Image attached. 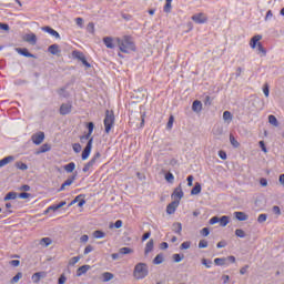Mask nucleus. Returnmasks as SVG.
<instances>
[{"mask_svg":"<svg viewBox=\"0 0 284 284\" xmlns=\"http://www.w3.org/2000/svg\"><path fill=\"white\" fill-rule=\"evenodd\" d=\"M118 48L120 51L129 54L131 52H136V44L135 41L131 36H123L122 38H116Z\"/></svg>","mask_w":284,"mask_h":284,"instance_id":"nucleus-1","label":"nucleus"},{"mask_svg":"<svg viewBox=\"0 0 284 284\" xmlns=\"http://www.w3.org/2000/svg\"><path fill=\"white\" fill-rule=\"evenodd\" d=\"M262 40V34H255L252 40H250V48L256 49L257 47V52L261 54V57L267 55V50L264 49L263 44L260 43Z\"/></svg>","mask_w":284,"mask_h":284,"instance_id":"nucleus-2","label":"nucleus"},{"mask_svg":"<svg viewBox=\"0 0 284 284\" xmlns=\"http://www.w3.org/2000/svg\"><path fill=\"white\" fill-rule=\"evenodd\" d=\"M149 275V267L145 263H138L134 266L133 276L136 280H143Z\"/></svg>","mask_w":284,"mask_h":284,"instance_id":"nucleus-3","label":"nucleus"},{"mask_svg":"<svg viewBox=\"0 0 284 284\" xmlns=\"http://www.w3.org/2000/svg\"><path fill=\"white\" fill-rule=\"evenodd\" d=\"M114 121H115V118H114V113L113 111H109L106 110L105 111V118H104V131H105V134H109L110 131L112 130L113 125H114Z\"/></svg>","mask_w":284,"mask_h":284,"instance_id":"nucleus-4","label":"nucleus"},{"mask_svg":"<svg viewBox=\"0 0 284 284\" xmlns=\"http://www.w3.org/2000/svg\"><path fill=\"white\" fill-rule=\"evenodd\" d=\"M72 58L77 59L78 61H81L82 64L85 65L88 69L91 68V63L87 61L83 52L74 50V51H72Z\"/></svg>","mask_w":284,"mask_h":284,"instance_id":"nucleus-5","label":"nucleus"},{"mask_svg":"<svg viewBox=\"0 0 284 284\" xmlns=\"http://www.w3.org/2000/svg\"><path fill=\"white\" fill-rule=\"evenodd\" d=\"M92 144H93V138H91V140L88 141L85 148H83V151L81 154L82 161H87L90 158V154L92 152Z\"/></svg>","mask_w":284,"mask_h":284,"instance_id":"nucleus-6","label":"nucleus"},{"mask_svg":"<svg viewBox=\"0 0 284 284\" xmlns=\"http://www.w3.org/2000/svg\"><path fill=\"white\" fill-rule=\"evenodd\" d=\"M72 102L63 103L62 105H60L59 113L60 115L65 116L72 112Z\"/></svg>","mask_w":284,"mask_h":284,"instance_id":"nucleus-7","label":"nucleus"},{"mask_svg":"<svg viewBox=\"0 0 284 284\" xmlns=\"http://www.w3.org/2000/svg\"><path fill=\"white\" fill-rule=\"evenodd\" d=\"M191 19L197 24H203L207 22V17L204 12L195 13L191 17Z\"/></svg>","mask_w":284,"mask_h":284,"instance_id":"nucleus-8","label":"nucleus"},{"mask_svg":"<svg viewBox=\"0 0 284 284\" xmlns=\"http://www.w3.org/2000/svg\"><path fill=\"white\" fill-rule=\"evenodd\" d=\"M184 196V192L182 190V184L175 186L174 192L172 193V200L181 202Z\"/></svg>","mask_w":284,"mask_h":284,"instance_id":"nucleus-9","label":"nucleus"},{"mask_svg":"<svg viewBox=\"0 0 284 284\" xmlns=\"http://www.w3.org/2000/svg\"><path fill=\"white\" fill-rule=\"evenodd\" d=\"M45 135L43 131L34 133L33 136H31V141H33V144L36 145H40L41 143H43Z\"/></svg>","mask_w":284,"mask_h":284,"instance_id":"nucleus-10","label":"nucleus"},{"mask_svg":"<svg viewBox=\"0 0 284 284\" xmlns=\"http://www.w3.org/2000/svg\"><path fill=\"white\" fill-rule=\"evenodd\" d=\"M23 41L34 47L38 44V37L34 33L24 34Z\"/></svg>","mask_w":284,"mask_h":284,"instance_id":"nucleus-11","label":"nucleus"},{"mask_svg":"<svg viewBox=\"0 0 284 284\" xmlns=\"http://www.w3.org/2000/svg\"><path fill=\"white\" fill-rule=\"evenodd\" d=\"M75 179H77V172L63 182L62 186L58 189V192H62L67 186H71L75 181Z\"/></svg>","mask_w":284,"mask_h":284,"instance_id":"nucleus-12","label":"nucleus"},{"mask_svg":"<svg viewBox=\"0 0 284 284\" xmlns=\"http://www.w3.org/2000/svg\"><path fill=\"white\" fill-rule=\"evenodd\" d=\"M179 204H180V201H179V200H175V201H173L172 203H170V204L166 206V214H169V215L175 214L176 209L179 207Z\"/></svg>","mask_w":284,"mask_h":284,"instance_id":"nucleus-13","label":"nucleus"},{"mask_svg":"<svg viewBox=\"0 0 284 284\" xmlns=\"http://www.w3.org/2000/svg\"><path fill=\"white\" fill-rule=\"evenodd\" d=\"M41 30L45 33H49L53 38L61 39V34H59L58 31L52 29L50 26H44L41 28Z\"/></svg>","mask_w":284,"mask_h":284,"instance_id":"nucleus-14","label":"nucleus"},{"mask_svg":"<svg viewBox=\"0 0 284 284\" xmlns=\"http://www.w3.org/2000/svg\"><path fill=\"white\" fill-rule=\"evenodd\" d=\"M18 54L26 57V58H31V59H38V57H36V54L29 52L28 49H22V48H18L17 49Z\"/></svg>","mask_w":284,"mask_h":284,"instance_id":"nucleus-15","label":"nucleus"},{"mask_svg":"<svg viewBox=\"0 0 284 284\" xmlns=\"http://www.w3.org/2000/svg\"><path fill=\"white\" fill-rule=\"evenodd\" d=\"M90 270H91L90 265H82V266L78 267L75 276L81 277V276H83V274H87V272Z\"/></svg>","mask_w":284,"mask_h":284,"instance_id":"nucleus-16","label":"nucleus"},{"mask_svg":"<svg viewBox=\"0 0 284 284\" xmlns=\"http://www.w3.org/2000/svg\"><path fill=\"white\" fill-rule=\"evenodd\" d=\"M48 52L52 55L59 57L61 54V50L59 49L58 44H51L48 47Z\"/></svg>","mask_w":284,"mask_h":284,"instance_id":"nucleus-17","label":"nucleus"},{"mask_svg":"<svg viewBox=\"0 0 284 284\" xmlns=\"http://www.w3.org/2000/svg\"><path fill=\"white\" fill-rule=\"evenodd\" d=\"M233 216H235V219L240 222H245L248 219V216L241 211L233 212Z\"/></svg>","mask_w":284,"mask_h":284,"instance_id":"nucleus-18","label":"nucleus"},{"mask_svg":"<svg viewBox=\"0 0 284 284\" xmlns=\"http://www.w3.org/2000/svg\"><path fill=\"white\" fill-rule=\"evenodd\" d=\"M103 43L106 49L113 50L115 45L113 44V38L112 37H105L103 38Z\"/></svg>","mask_w":284,"mask_h":284,"instance_id":"nucleus-19","label":"nucleus"},{"mask_svg":"<svg viewBox=\"0 0 284 284\" xmlns=\"http://www.w3.org/2000/svg\"><path fill=\"white\" fill-rule=\"evenodd\" d=\"M14 155H8L4 159L0 160V168H4L7 164L14 162Z\"/></svg>","mask_w":284,"mask_h":284,"instance_id":"nucleus-20","label":"nucleus"},{"mask_svg":"<svg viewBox=\"0 0 284 284\" xmlns=\"http://www.w3.org/2000/svg\"><path fill=\"white\" fill-rule=\"evenodd\" d=\"M154 248V240L151 239L149 242H146L145 244V248H144V255H149L150 253H152Z\"/></svg>","mask_w":284,"mask_h":284,"instance_id":"nucleus-21","label":"nucleus"},{"mask_svg":"<svg viewBox=\"0 0 284 284\" xmlns=\"http://www.w3.org/2000/svg\"><path fill=\"white\" fill-rule=\"evenodd\" d=\"M44 272H37L31 276V280L33 281V283H39L40 280L44 278Z\"/></svg>","mask_w":284,"mask_h":284,"instance_id":"nucleus-22","label":"nucleus"},{"mask_svg":"<svg viewBox=\"0 0 284 284\" xmlns=\"http://www.w3.org/2000/svg\"><path fill=\"white\" fill-rule=\"evenodd\" d=\"M50 151H51V145L48 144V143H45V144H42V145L40 146V150H38V152H36V154H37V155H39V154H44V153L50 152Z\"/></svg>","mask_w":284,"mask_h":284,"instance_id":"nucleus-23","label":"nucleus"},{"mask_svg":"<svg viewBox=\"0 0 284 284\" xmlns=\"http://www.w3.org/2000/svg\"><path fill=\"white\" fill-rule=\"evenodd\" d=\"M192 111L200 113L202 111V103L200 100L192 102Z\"/></svg>","mask_w":284,"mask_h":284,"instance_id":"nucleus-24","label":"nucleus"},{"mask_svg":"<svg viewBox=\"0 0 284 284\" xmlns=\"http://www.w3.org/2000/svg\"><path fill=\"white\" fill-rule=\"evenodd\" d=\"M214 265H217V266H229V262L226 258L224 257H217V258H214Z\"/></svg>","mask_w":284,"mask_h":284,"instance_id":"nucleus-25","label":"nucleus"},{"mask_svg":"<svg viewBox=\"0 0 284 284\" xmlns=\"http://www.w3.org/2000/svg\"><path fill=\"white\" fill-rule=\"evenodd\" d=\"M172 231H173L175 234L181 235V234H182V223L175 222V223L172 225Z\"/></svg>","mask_w":284,"mask_h":284,"instance_id":"nucleus-26","label":"nucleus"},{"mask_svg":"<svg viewBox=\"0 0 284 284\" xmlns=\"http://www.w3.org/2000/svg\"><path fill=\"white\" fill-rule=\"evenodd\" d=\"M152 263H154V265H161L162 263H164V254L163 253L158 254L152 261Z\"/></svg>","mask_w":284,"mask_h":284,"instance_id":"nucleus-27","label":"nucleus"},{"mask_svg":"<svg viewBox=\"0 0 284 284\" xmlns=\"http://www.w3.org/2000/svg\"><path fill=\"white\" fill-rule=\"evenodd\" d=\"M201 191H202V186H201L200 182H196L195 186L192 187V190H191V195H199L201 193Z\"/></svg>","mask_w":284,"mask_h":284,"instance_id":"nucleus-28","label":"nucleus"},{"mask_svg":"<svg viewBox=\"0 0 284 284\" xmlns=\"http://www.w3.org/2000/svg\"><path fill=\"white\" fill-rule=\"evenodd\" d=\"M220 226L225 227L230 223V217L227 215H223L219 220Z\"/></svg>","mask_w":284,"mask_h":284,"instance_id":"nucleus-29","label":"nucleus"},{"mask_svg":"<svg viewBox=\"0 0 284 284\" xmlns=\"http://www.w3.org/2000/svg\"><path fill=\"white\" fill-rule=\"evenodd\" d=\"M92 236L94 239H98V240H101V239H104L106 236V233H104L103 231L101 230H95L93 233H92Z\"/></svg>","mask_w":284,"mask_h":284,"instance_id":"nucleus-30","label":"nucleus"},{"mask_svg":"<svg viewBox=\"0 0 284 284\" xmlns=\"http://www.w3.org/2000/svg\"><path fill=\"white\" fill-rule=\"evenodd\" d=\"M268 122L271 125H273L275 128H278V125H280L278 119H276L275 115H273V114L268 115Z\"/></svg>","mask_w":284,"mask_h":284,"instance_id":"nucleus-31","label":"nucleus"},{"mask_svg":"<svg viewBox=\"0 0 284 284\" xmlns=\"http://www.w3.org/2000/svg\"><path fill=\"white\" fill-rule=\"evenodd\" d=\"M51 244H52L51 237H42L40 240V245H42L44 247H49Z\"/></svg>","mask_w":284,"mask_h":284,"instance_id":"nucleus-32","label":"nucleus"},{"mask_svg":"<svg viewBox=\"0 0 284 284\" xmlns=\"http://www.w3.org/2000/svg\"><path fill=\"white\" fill-rule=\"evenodd\" d=\"M58 94L60 98L68 99L69 98V92L67 91V87H63L58 90Z\"/></svg>","mask_w":284,"mask_h":284,"instance_id":"nucleus-33","label":"nucleus"},{"mask_svg":"<svg viewBox=\"0 0 284 284\" xmlns=\"http://www.w3.org/2000/svg\"><path fill=\"white\" fill-rule=\"evenodd\" d=\"M172 1L173 0H166V3H164L163 12L164 13H171L172 11Z\"/></svg>","mask_w":284,"mask_h":284,"instance_id":"nucleus-34","label":"nucleus"},{"mask_svg":"<svg viewBox=\"0 0 284 284\" xmlns=\"http://www.w3.org/2000/svg\"><path fill=\"white\" fill-rule=\"evenodd\" d=\"M63 169L67 173H72L75 170V164L74 162H71L69 164H65Z\"/></svg>","mask_w":284,"mask_h":284,"instance_id":"nucleus-35","label":"nucleus"},{"mask_svg":"<svg viewBox=\"0 0 284 284\" xmlns=\"http://www.w3.org/2000/svg\"><path fill=\"white\" fill-rule=\"evenodd\" d=\"M164 180H165L168 183L173 184V182L175 181V176L173 175V173L168 172L166 174H164Z\"/></svg>","mask_w":284,"mask_h":284,"instance_id":"nucleus-36","label":"nucleus"},{"mask_svg":"<svg viewBox=\"0 0 284 284\" xmlns=\"http://www.w3.org/2000/svg\"><path fill=\"white\" fill-rule=\"evenodd\" d=\"M18 197V193L17 192H8L6 197H4V201H10V200H17Z\"/></svg>","mask_w":284,"mask_h":284,"instance_id":"nucleus-37","label":"nucleus"},{"mask_svg":"<svg viewBox=\"0 0 284 284\" xmlns=\"http://www.w3.org/2000/svg\"><path fill=\"white\" fill-rule=\"evenodd\" d=\"M223 120L230 123L231 121H233V114L230 111H224Z\"/></svg>","mask_w":284,"mask_h":284,"instance_id":"nucleus-38","label":"nucleus"},{"mask_svg":"<svg viewBox=\"0 0 284 284\" xmlns=\"http://www.w3.org/2000/svg\"><path fill=\"white\" fill-rule=\"evenodd\" d=\"M14 168H17V169L20 170V171H27V170H28V164H24L23 162L18 161V162L14 164Z\"/></svg>","mask_w":284,"mask_h":284,"instance_id":"nucleus-39","label":"nucleus"},{"mask_svg":"<svg viewBox=\"0 0 284 284\" xmlns=\"http://www.w3.org/2000/svg\"><path fill=\"white\" fill-rule=\"evenodd\" d=\"M114 278V275L110 272H105L103 273V282L104 283H108L110 281H112Z\"/></svg>","mask_w":284,"mask_h":284,"instance_id":"nucleus-40","label":"nucleus"},{"mask_svg":"<svg viewBox=\"0 0 284 284\" xmlns=\"http://www.w3.org/2000/svg\"><path fill=\"white\" fill-rule=\"evenodd\" d=\"M94 165H95V163L93 162V160H90V161L85 164V166H83L82 172H84V173L89 172L90 169L93 168Z\"/></svg>","mask_w":284,"mask_h":284,"instance_id":"nucleus-41","label":"nucleus"},{"mask_svg":"<svg viewBox=\"0 0 284 284\" xmlns=\"http://www.w3.org/2000/svg\"><path fill=\"white\" fill-rule=\"evenodd\" d=\"M133 251L131 247H121L120 248V255H128V254H131Z\"/></svg>","mask_w":284,"mask_h":284,"instance_id":"nucleus-42","label":"nucleus"},{"mask_svg":"<svg viewBox=\"0 0 284 284\" xmlns=\"http://www.w3.org/2000/svg\"><path fill=\"white\" fill-rule=\"evenodd\" d=\"M85 195L84 194H80L78 196L74 197V200H72L69 204V207L72 206V205H75L81 199H84Z\"/></svg>","mask_w":284,"mask_h":284,"instance_id":"nucleus-43","label":"nucleus"},{"mask_svg":"<svg viewBox=\"0 0 284 284\" xmlns=\"http://www.w3.org/2000/svg\"><path fill=\"white\" fill-rule=\"evenodd\" d=\"M87 129H88L87 134H92L93 130L95 129V124L93 122H88L87 123Z\"/></svg>","mask_w":284,"mask_h":284,"instance_id":"nucleus-44","label":"nucleus"},{"mask_svg":"<svg viewBox=\"0 0 284 284\" xmlns=\"http://www.w3.org/2000/svg\"><path fill=\"white\" fill-rule=\"evenodd\" d=\"M92 134L87 133L85 135L80 136V141L82 144H84L85 141L90 142L91 139H93V136H91Z\"/></svg>","mask_w":284,"mask_h":284,"instance_id":"nucleus-45","label":"nucleus"},{"mask_svg":"<svg viewBox=\"0 0 284 284\" xmlns=\"http://www.w3.org/2000/svg\"><path fill=\"white\" fill-rule=\"evenodd\" d=\"M212 102H213V99L210 95L204 97V100H203L204 106H211Z\"/></svg>","mask_w":284,"mask_h":284,"instance_id":"nucleus-46","label":"nucleus"},{"mask_svg":"<svg viewBox=\"0 0 284 284\" xmlns=\"http://www.w3.org/2000/svg\"><path fill=\"white\" fill-rule=\"evenodd\" d=\"M80 260H81V256H72L70 258L69 265L74 266L77 263H79Z\"/></svg>","mask_w":284,"mask_h":284,"instance_id":"nucleus-47","label":"nucleus"},{"mask_svg":"<svg viewBox=\"0 0 284 284\" xmlns=\"http://www.w3.org/2000/svg\"><path fill=\"white\" fill-rule=\"evenodd\" d=\"M235 235H236L237 237H241V239H245V236H246L245 231L242 230V229H236V230H235Z\"/></svg>","mask_w":284,"mask_h":284,"instance_id":"nucleus-48","label":"nucleus"},{"mask_svg":"<svg viewBox=\"0 0 284 284\" xmlns=\"http://www.w3.org/2000/svg\"><path fill=\"white\" fill-rule=\"evenodd\" d=\"M202 265H204V267H206L207 270H210L212 267V261L206 260V258H202L201 261Z\"/></svg>","mask_w":284,"mask_h":284,"instance_id":"nucleus-49","label":"nucleus"},{"mask_svg":"<svg viewBox=\"0 0 284 284\" xmlns=\"http://www.w3.org/2000/svg\"><path fill=\"white\" fill-rule=\"evenodd\" d=\"M184 258V255L181 254H173V261L174 263H181Z\"/></svg>","mask_w":284,"mask_h":284,"instance_id":"nucleus-50","label":"nucleus"},{"mask_svg":"<svg viewBox=\"0 0 284 284\" xmlns=\"http://www.w3.org/2000/svg\"><path fill=\"white\" fill-rule=\"evenodd\" d=\"M81 150H82V146L80 145V143L72 144V151H74L75 154H79Z\"/></svg>","mask_w":284,"mask_h":284,"instance_id":"nucleus-51","label":"nucleus"},{"mask_svg":"<svg viewBox=\"0 0 284 284\" xmlns=\"http://www.w3.org/2000/svg\"><path fill=\"white\" fill-rule=\"evenodd\" d=\"M230 142H231L232 146L235 149H237L240 146L239 141H236L233 135H230Z\"/></svg>","mask_w":284,"mask_h":284,"instance_id":"nucleus-52","label":"nucleus"},{"mask_svg":"<svg viewBox=\"0 0 284 284\" xmlns=\"http://www.w3.org/2000/svg\"><path fill=\"white\" fill-rule=\"evenodd\" d=\"M115 227V229H120L123 227V221L122 220H116L114 224H110V227Z\"/></svg>","mask_w":284,"mask_h":284,"instance_id":"nucleus-53","label":"nucleus"},{"mask_svg":"<svg viewBox=\"0 0 284 284\" xmlns=\"http://www.w3.org/2000/svg\"><path fill=\"white\" fill-rule=\"evenodd\" d=\"M190 245H191V242H183V243H181V245H180V250H181V251H186V250L190 248Z\"/></svg>","mask_w":284,"mask_h":284,"instance_id":"nucleus-54","label":"nucleus"},{"mask_svg":"<svg viewBox=\"0 0 284 284\" xmlns=\"http://www.w3.org/2000/svg\"><path fill=\"white\" fill-rule=\"evenodd\" d=\"M30 196H31V194L28 192H22V193H19V195H18V197L20 200H28Z\"/></svg>","mask_w":284,"mask_h":284,"instance_id":"nucleus-55","label":"nucleus"},{"mask_svg":"<svg viewBox=\"0 0 284 284\" xmlns=\"http://www.w3.org/2000/svg\"><path fill=\"white\" fill-rule=\"evenodd\" d=\"M22 278V273H18L17 275H14L11 280V283L16 284L19 282V280Z\"/></svg>","mask_w":284,"mask_h":284,"instance_id":"nucleus-56","label":"nucleus"},{"mask_svg":"<svg viewBox=\"0 0 284 284\" xmlns=\"http://www.w3.org/2000/svg\"><path fill=\"white\" fill-rule=\"evenodd\" d=\"M263 93H264L265 98L270 97V85L267 83L264 84Z\"/></svg>","mask_w":284,"mask_h":284,"instance_id":"nucleus-57","label":"nucleus"},{"mask_svg":"<svg viewBox=\"0 0 284 284\" xmlns=\"http://www.w3.org/2000/svg\"><path fill=\"white\" fill-rule=\"evenodd\" d=\"M266 221H267V215L266 214H260L258 215V219H257L258 223H264Z\"/></svg>","mask_w":284,"mask_h":284,"instance_id":"nucleus-58","label":"nucleus"},{"mask_svg":"<svg viewBox=\"0 0 284 284\" xmlns=\"http://www.w3.org/2000/svg\"><path fill=\"white\" fill-rule=\"evenodd\" d=\"M67 276L64 274L60 275L58 278V284H64L67 283Z\"/></svg>","mask_w":284,"mask_h":284,"instance_id":"nucleus-59","label":"nucleus"},{"mask_svg":"<svg viewBox=\"0 0 284 284\" xmlns=\"http://www.w3.org/2000/svg\"><path fill=\"white\" fill-rule=\"evenodd\" d=\"M197 247L206 248L207 247V241L206 240H201L200 243L197 244Z\"/></svg>","mask_w":284,"mask_h":284,"instance_id":"nucleus-60","label":"nucleus"},{"mask_svg":"<svg viewBox=\"0 0 284 284\" xmlns=\"http://www.w3.org/2000/svg\"><path fill=\"white\" fill-rule=\"evenodd\" d=\"M93 251V246L89 244L85 250H83V255H88Z\"/></svg>","mask_w":284,"mask_h":284,"instance_id":"nucleus-61","label":"nucleus"},{"mask_svg":"<svg viewBox=\"0 0 284 284\" xmlns=\"http://www.w3.org/2000/svg\"><path fill=\"white\" fill-rule=\"evenodd\" d=\"M219 156L223 161L227 160V153H225V151H219Z\"/></svg>","mask_w":284,"mask_h":284,"instance_id":"nucleus-62","label":"nucleus"},{"mask_svg":"<svg viewBox=\"0 0 284 284\" xmlns=\"http://www.w3.org/2000/svg\"><path fill=\"white\" fill-rule=\"evenodd\" d=\"M219 220H220L219 216H213L212 219L209 220V223H210V225H214V224L219 223Z\"/></svg>","mask_w":284,"mask_h":284,"instance_id":"nucleus-63","label":"nucleus"},{"mask_svg":"<svg viewBox=\"0 0 284 284\" xmlns=\"http://www.w3.org/2000/svg\"><path fill=\"white\" fill-rule=\"evenodd\" d=\"M201 234H202V236H209L210 235V229H207V227H204V229H202L201 230Z\"/></svg>","mask_w":284,"mask_h":284,"instance_id":"nucleus-64","label":"nucleus"}]
</instances>
